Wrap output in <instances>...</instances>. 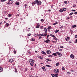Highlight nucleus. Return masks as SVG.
<instances>
[{"mask_svg":"<svg viewBox=\"0 0 77 77\" xmlns=\"http://www.w3.org/2000/svg\"><path fill=\"white\" fill-rule=\"evenodd\" d=\"M54 72L56 73H57V72H59V70L57 69H54Z\"/></svg>","mask_w":77,"mask_h":77,"instance_id":"1","label":"nucleus"},{"mask_svg":"<svg viewBox=\"0 0 77 77\" xmlns=\"http://www.w3.org/2000/svg\"><path fill=\"white\" fill-rule=\"evenodd\" d=\"M29 62H32V63H34L35 62V60H33V59H30L29 60Z\"/></svg>","mask_w":77,"mask_h":77,"instance_id":"2","label":"nucleus"},{"mask_svg":"<svg viewBox=\"0 0 77 77\" xmlns=\"http://www.w3.org/2000/svg\"><path fill=\"white\" fill-rule=\"evenodd\" d=\"M44 42H45L48 44V42H50V40H49V39L45 40H44Z\"/></svg>","mask_w":77,"mask_h":77,"instance_id":"3","label":"nucleus"},{"mask_svg":"<svg viewBox=\"0 0 77 77\" xmlns=\"http://www.w3.org/2000/svg\"><path fill=\"white\" fill-rule=\"evenodd\" d=\"M57 54L58 56H59V57H61V56H62V54H61V53L57 52Z\"/></svg>","mask_w":77,"mask_h":77,"instance_id":"4","label":"nucleus"},{"mask_svg":"<svg viewBox=\"0 0 77 77\" xmlns=\"http://www.w3.org/2000/svg\"><path fill=\"white\" fill-rule=\"evenodd\" d=\"M39 26H40V25H39V24L37 23V26H36V29H38L39 27Z\"/></svg>","mask_w":77,"mask_h":77,"instance_id":"5","label":"nucleus"},{"mask_svg":"<svg viewBox=\"0 0 77 77\" xmlns=\"http://www.w3.org/2000/svg\"><path fill=\"white\" fill-rule=\"evenodd\" d=\"M9 62L12 63L14 62V60L13 59H11L9 60Z\"/></svg>","mask_w":77,"mask_h":77,"instance_id":"6","label":"nucleus"},{"mask_svg":"<svg viewBox=\"0 0 77 77\" xmlns=\"http://www.w3.org/2000/svg\"><path fill=\"white\" fill-rule=\"evenodd\" d=\"M70 57L72 59H74V55H73L72 54L70 55Z\"/></svg>","mask_w":77,"mask_h":77,"instance_id":"7","label":"nucleus"},{"mask_svg":"<svg viewBox=\"0 0 77 77\" xmlns=\"http://www.w3.org/2000/svg\"><path fill=\"white\" fill-rule=\"evenodd\" d=\"M42 2L41 1H38V2L37 3V5H41Z\"/></svg>","mask_w":77,"mask_h":77,"instance_id":"8","label":"nucleus"},{"mask_svg":"<svg viewBox=\"0 0 77 77\" xmlns=\"http://www.w3.org/2000/svg\"><path fill=\"white\" fill-rule=\"evenodd\" d=\"M42 69L44 71H46V69H45V66H43Z\"/></svg>","mask_w":77,"mask_h":77,"instance_id":"9","label":"nucleus"},{"mask_svg":"<svg viewBox=\"0 0 77 77\" xmlns=\"http://www.w3.org/2000/svg\"><path fill=\"white\" fill-rule=\"evenodd\" d=\"M51 53V51L49 50H47V53L48 54H50Z\"/></svg>","mask_w":77,"mask_h":77,"instance_id":"10","label":"nucleus"},{"mask_svg":"<svg viewBox=\"0 0 77 77\" xmlns=\"http://www.w3.org/2000/svg\"><path fill=\"white\" fill-rule=\"evenodd\" d=\"M3 70V68H0V72H2Z\"/></svg>","mask_w":77,"mask_h":77,"instance_id":"11","label":"nucleus"},{"mask_svg":"<svg viewBox=\"0 0 77 77\" xmlns=\"http://www.w3.org/2000/svg\"><path fill=\"white\" fill-rule=\"evenodd\" d=\"M56 54H57V52H56L55 53H53L52 54V55H54V56H57V55H56Z\"/></svg>","mask_w":77,"mask_h":77,"instance_id":"12","label":"nucleus"},{"mask_svg":"<svg viewBox=\"0 0 77 77\" xmlns=\"http://www.w3.org/2000/svg\"><path fill=\"white\" fill-rule=\"evenodd\" d=\"M31 41H35V38H31Z\"/></svg>","mask_w":77,"mask_h":77,"instance_id":"13","label":"nucleus"},{"mask_svg":"<svg viewBox=\"0 0 77 77\" xmlns=\"http://www.w3.org/2000/svg\"><path fill=\"white\" fill-rule=\"evenodd\" d=\"M42 54H45V55H46V54H47L46 53L44 52V51H42Z\"/></svg>","mask_w":77,"mask_h":77,"instance_id":"14","label":"nucleus"},{"mask_svg":"<svg viewBox=\"0 0 77 77\" xmlns=\"http://www.w3.org/2000/svg\"><path fill=\"white\" fill-rule=\"evenodd\" d=\"M51 26H49L48 27V30H50L51 29Z\"/></svg>","mask_w":77,"mask_h":77,"instance_id":"15","label":"nucleus"},{"mask_svg":"<svg viewBox=\"0 0 77 77\" xmlns=\"http://www.w3.org/2000/svg\"><path fill=\"white\" fill-rule=\"evenodd\" d=\"M38 36L41 37V36H43V34H39L38 35Z\"/></svg>","mask_w":77,"mask_h":77,"instance_id":"16","label":"nucleus"},{"mask_svg":"<svg viewBox=\"0 0 77 77\" xmlns=\"http://www.w3.org/2000/svg\"><path fill=\"white\" fill-rule=\"evenodd\" d=\"M15 4L16 5L18 6L20 5V3H19V2H17Z\"/></svg>","mask_w":77,"mask_h":77,"instance_id":"17","label":"nucleus"},{"mask_svg":"<svg viewBox=\"0 0 77 77\" xmlns=\"http://www.w3.org/2000/svg\"><path fill=\"white\" fill-rule=\"evenodd\" d=\"M59 11L60 12H63V9H60L59 10Z\"/></svg>","mask_w":77,"mask_h":77,"instance_id":"18","label":"nucleus"},{"mask_svg":"<svg viewBox=\"0 0 77 77\" xmlns=\"http://www.w3.org/2000/svg\"><path fill=\"white\" fill-rule=\"evenodd\" d=\"M76 27V25H74L73 26H72V28H75V27Z\"/></svg>","mask_w":77,"mask_h":77,"instance_id":"19","label":"nucleus"},{"mask_svg":"<svg viewBox=\"0 0 77 77\" xmlns=\"http://www.w3.org/2000/svg\"><path fill=\"white\" fill-rule=\"evenodd\" d=\"M50 36H52V37H53V38H55V36H54V35H52V34H51L50 35Z\"/></svg>","mask_w":77,"mask_h":77,"instance_id":"20","label":"nucleus"},{"mask_svg":"<svg viewBox=\"0 0 77 77\" xmlns=\"http://www.w3.org/2000/svg\"><path fill=\"white\" fill-rule=\"evenodd\" d=\"M38 58H39V59H43V58L41 57L40 56H38Z\"/></svg>","mask_w":77,"mask_h":77,"instance_id":"21","label":"nucleus"},{"mask_svg":"<svg viewBox=\"0 0 77 77\" xmlns=\"http://www.w3.org/2000/svg\"><path fill=\"white\" fill-rule=\"evenodd\" d=\"M59 63L58 62L56 63V66H59Z\"/></svg>","mask_w":77,"mask_h":77,"instance_id":"22","label":"nucleus"},{"mask_svg":"<svg viewBox=\"0 0 77 77\" xmlns=\"http://www.w3.org/2000/svg\"><path fill=\"white\" fill-rule=\"evenodd\" d=\"M43 28H44V26H41L40 27V29H43Z\"/></svg>","mask_w":77,"mask_h":77,"instance_id":"23","label":"nucleus"},{"mask_svg":"<svg viewBox=\"0 0 77 77\" xmlns=\"http://www.w3.org/2000/svg\"><path fill=\"white\" fill-rule=\"evenodd\" d=\"M44 30L45 32H47V29L46 28H45L44 29Z\"/></svg>","mask_w":77,"mask_h":77,"instance_id":"24","label":"nucleus"},{"mask_svg":"<svg viewBox=\"0 0 77 77\" xmlns=\"http://www.w3.org/2000/svg\"><path fill=\"white\" fill-rule=\"evenodd\" d=\"M51 75H52V77H54V76H55V75L54 74H51Z\"/></svg>","mask_w":77,"mask_h":77,"instance_id":"25","label":"nucleus"},{"mask_svg":"<svg viewBox=\"0 0 77 77\" xmlns=\"http://www.w3.org/2000/svg\"><path fill=\"white\" fill-rule=\"evenodd\" d=\"M49 36H50V35H47V39H48V37H49Z\"/></svg>","mask_w":77,"mask_h":77,"instance_id":"26","label":"nucleus"},{"mask_svg":"<svg viewBox=\"0 0 77 77\" xmlns=\"http://www.w3.org/2000/svg\"><path fill=\"white\" fill-rule=\"evenodd\" d=\"M58 75V74H55V77H58V76H57Z\"/></svg>","mask_w":77,"mask_h":77,"instance_id":"27","label":"nucleus"},{"mask_svg":"<svg viewBox=\"0 0 77 77\" xmlns=\"http://www.w3.org/2000/svg\"><path fill=\"white\" fill-rule=\"evenodd\" d=\"M30 64L31 66H33V63H31Z\"/></svg>","mask_w":77,"mask_h":77,"instance_id":"28","label":"nucleus"},{"mask_svg":"<svg viewBox=\"0 0 77 77\" xmlns=\"http://www.w3.org/2000/svg\"><path fill=\"white\" fill-rule=\"evenodd\" d=\"M47 34L46 33L45 34H44V35H43V36H47Z\"/></svg>","mask_w":77,"mask_h":77,"instance_id":"29","label":"nucleus"},{"mask_svg":"<svg viewBox=\"0 0 77 77\" xmlns=\"http://www.w3.org/2000/svg\"><path fill=\"white\" fill-rule=\"evenodd\" d=\"M57 23V22L53 23V25H56V24Z\"/></svg>","mask_w":77,"mask_h":77,"instance_id":"30","label":"nucleus"},{"mask_svg":"<svg viewBox=\"0 0 77 77\" xmlns=\"http://www.w3.org/2000/svg\"><path fill=\"white\" fill-rule=\"evenodd\" d=\"M47 60H48V61H49V62H51V60H49V59H46Z\"/></svg>","mask_w":77,"mask_h":77,"instance_id":"31","label":"nucleus"},{"mask_svg":"<svg viewBox=\"0 0 77 77\" xmlns=\"http://www.w3.org/2000/svg\"><path fill=\"white\" fill-rule=\"evenodd\" d=\"M11 16H12V14H8V17H11Z\"/></svg>","mask_w":77,"mask_h":77,"instance_id":"32","label":"nucleus"},{"mask_svg":"<svg viewBox=\"0 0 77 77\" xmlns=\"http://www.w3.org/2000/svg\"><path fill=\"white\" fill-rule=\"evenodd\" d=\"M66 8H64L63 9V11H66Z\"/></svg>","mask_w":77,"mask_h":77,"instance_id":"33","label":"nucleus"},{"mask_svg":"<svg viewBox=\"0 0 77 77\" xmlns=\"http://www.w3.org/2000/svg\"><path fill=\"white\" fill-rule=\"evenodd\" d=\"M45 66H48V67H51V66L49 65H46Z\"/></svg>","mask_w":77,"mask_h":77,"instance_id":"34","label":"nucleus"},{"mask_svg":"<svg viewBox=\"0 0 77 77\" xmlns=\"http://www.w3.org/2000/svg\"><path fill=\"white\" fill-rule=\"evenodd\" d=\"M10 3H11V2L10 1H9L8 2L7 4V5H9L10 4Z\"/></svg>","mask_w":77,"mask_h":77,"instance_id":"35","label":"nucleus"},{"mask_svg":"<svg viewBox=\"0 0 77 77\" xmlns=\"http://www.w3.org/2000/svg\"><path fill=\"white\" fill-rule=\"evenodd\" d=\"M72 14H73V13L72 12V13H70L69 14V15H72Z\"/></svg>","mask_w":77,"mask_h":77,"instance_id":"36","label":"nucleus"},{"mask_svg":"<svg viewBox=\"0 0 77 77\" xmlns=\"http://www.w3.org/2000/svg\"><path fill=\"white\" fill-rule=\"evenodd\" d=\"M62 70H65V68L62 67Z\"/></svg>","mask_w":77,"mask_h":77,"instance_id":"37","label":"nucleus"},{"mask_svg":"<svg viewBox=\"0 0 77 77\" xmlns=\"http://www.w3.org/2000/svg\"><path fill=\"white\" fill-rule=\"evenodd\" d=\"M59 31V30H57L55 32V33H57V32H58Z\"/></svg>","mask_w":77,"mask_h":77,"instance_id":"38","label":"nucleus"},{"mask_svg":"<svg viewBox=\"0 0 77 77\" xmlns=\"http://www.w3.org/2000/svg\"><path fill=\"white\" fill-rule=\"evenodd\" d=\"M6 0H1L2 2H5Z\"/></svg>","mask_w":77,"mask_h":77,"instance_id":"39","label":"nucleus"},{"mask_svg":"<svg viewBox=\"0 0 77 77\" xmlns=\"http://www.w3.org/2000/svg\"><path fill=\"white\" fill-rule=\"evenodd\" d=\"M54 39H55L56 41H57V39L55 37V38H54Z\"/></svg>","mask_w":77,"mask_h":77,"instance_id":"40","label":"nucleus"},{"mask_svg":"<svg viewBox=\"0 0 77 77\" xmlns=\"http://www.w3.org/2000/svg\"><path fill=\"white\" fill-rule=\"evenodd\" d=\"M38 36V35L37 34H35V36Z\"/></svg>","mask_w":77,"mask_h":77,"instance_id":"41","label":"nucleus"},{"mask_svg":"<svg viewBox=\"0 0 77 77\" xmlns=\"http://www.w3.org/2000/svg\"><path fill=\"white\" fill-rule=\"evenodd\" d=\"M41 21H42V22H43V21H44V19H41Z\"/></svg>","mask_w":77,"mask_h":77,"instance_id":"42","label":"nucleus"},{"mask_svg":"<svg viewBox=\"0 0 77 77\" xmlns=\"http://www.w3.org/2000/svg\"><path fill=\"white\" fill-rule=\"evenodd\" d=\"M30 35H31V34L29 33V34H28V36H30Z\"/></svg>","mask_w":77,"mask_h":77,"instance_id":"43","label":"nucleus"},{"mask_svg":"<svg viewBox=\"0 0 77 77\" xmlns=\"http://www.w3.org/2000/svg\"><path fill=\"white\" fill-rule=\"evenodd\" d=\"M71 11H73V12H75V10H72Z\"/></svg>","mask_w":77,"mask_h":77,"instance_id":"44","label":"nucleus"},{"mask_svg":"<svg viewBox=\"0 0 77 77\" xmlns=\"http://www.w3.org/2000/svg\"><path fill=\"white\" fill-rule=\"evenodd\" d=\"M60 48H63V46H61L60 47Z\"/></svg>","mask_w":77,"mask_h":77,"instance_id":"45","label":"nucleus"},{"mask_svg":"<svg viewBox=\"0 0 77 77\" xmlns=\"http://www.w3.org/2000/svg\"><path fill=\"white\" fill-rule=\"evenodd\" d=\"M48 56L49 57H53L52 55H49Z\"/></svg>","mask_w":77,"mask_h":77,"instance_id":"46","label":"nucleus"},{"mask_svg":"<svg viewBox=\"0 0 77 77\" xmlns=\"http://www.w3.org/2000/svg\"><path fill=\"white\" fill-rule=\"evenodd\" d=\"M35 2H36V3H38V0H35Z\"/></svg>","mask_w":77,"mask_h":77,"instance_id":"47","label":"nucleus"},{"mask_svg":"<svg viewBox=\"0 0 77 77\" xmlns=\"http://www.w3.org/2000/svg\"><path fill=\"white\" fill-rule=\"evenodd\" d=\"M59 51H62V49H59Z\"/></svg>","mask_w":77,"mask_h":77,"instance_id":"48","label":"nucleus"},{"mask_svg":"<svg viewBox=\"0 0 77 77\" xmlns=\"http://www.w3.org/2000/svg\"><path fill=\"white\" fill-rule=\"evenodd\" d=\"M67 73L68 74H71V72H67Z\"/></svg>","mask_w":77,"mask_h":77,"instance_id":"49","label":"nucleus"},{"mask_svg":"<svg viewBox=\"0 0 77 77\" xmlns=\"http://www.w3.org/2000/svg\"><path fill=\"white\" fill-rule=\"evenodd\" d=\"M64 3H65V4H67V1H65Z\"/></svg>","mask_w":77,"mask_h":77,"instance_id":"50","label":"nucleus"},{"mask_svg":"<svg viewBox=\"0 0 77 77\" xmlns=\"http://www.w3.org/2000/svg\"><path fill=\"white\" fill-rule=\"evenodd\" d=\"M60 28V29H62V28H63V26H61Z\"/></svg>","mask_w":77,"mask_h":77,"instance_id":"51","label":"nucleus"},{"mask_svg":"<svg viewBox=\"0 0 77 77\" xmlns=\"http://www.w3.org/2000/svg\"><path fill=\"white\" fill-rule=\"evenodd\" d=\"M52 42H53V44H54V43H55V42H54V41H52Z\"/></svg>","mask_w":77,"mask_h":77,"instance_id":"52","label":"nucleus"},{"mask_svg":"<svg viewBox=\"0 0 77 77\" xmlns=\"http://www.w3.org/2000/svg\"><path fill=\"white\" fill-rule=\"evenodd\" d=\"M14 3V2L13 1H12V2H11V5L12 4V3Z\"/></svg>","mask_w":77,"mask_h":77,"instance_id":"53","label":"nucleus"},{"mask_svg":"<svg viewBox=\"0 0 77 77\" xmlns=\"http://www.w3.org/2000/svg\"><path fill=\"white\" fill-rule=\"evenodd\" d=\"M14 54H16V51H14Z\"/></svg>","mask_w":77,"mask_h":77,"instance_id":"54","label":"nucleus"},{"mask_svg":"<svg viewBox=\"0 0 77 77\" xmlns=\"http://www.w3.org/2000/svg\"><path fill=\"white\" fill-rule=\"evenodd\" d=\"M75 42V43H77V39H76Z\"/></svg>","mask_w":77,"mask_h":77,"instance_id":"55","label":"nucleus"},{"mask_svg":"<svg viewBox=\"0 0 77 77\" xmlns=\"http://www.w3.org/2000/svg\"><path fill=\"white\" fill-rule=\"evenodd\" d=\"M75 38H77V35H76L75 36Z\"/></svg>","mask_w":77,"mask_h":77,"instance_id":"56","label":"nucleus"},{"mask_svg":"<svg viewBox=\"0 0 77 77\" xmlns=\"http://www.w3.org/2000/svg\"><path fill=\"white\" fill-rule=\"evenodd\" d=\"M74 14H75V15H76V14H77V12H75L74 13Z\"/></svg>","mask_w":77,"mask_h":77,"instance_id":"57","label":"nucleus"},{"mask_svg":"<svg viewBox=\"0 0 77 77\" xmlns=\"http://www.w3.org/2000/svg\"><path fill=\"white\" fill-rule=\"evenodd\" d=\"M6 25L7 26H9V24L6 23Z\"/></svg>","mask_w":77,"mask_h":77,"instance_id":"58","label":"nucleus"},{"mask_svg":"<svg viewBox=\"0 0 77 77\" xmlns=\"http://www.w3.org/2000/svg\"><path fill=\"white\" fill-rule=\"evenodd\" d=\"M71 71L72 72H74V70L72 69L71 70Z\"/></svg>","mask_w":77,"mask_h":77,"instance_id":"59","label":"nucleus"},{"mask_svg":"<svg viewBox=\"0 0 77 77\" xmlns=\"http://www.w3.org/2000/svg\"><path fill=\"white\" fill-rule=\"evenodd\" d=\"M67 38L68 39H69V37H67Z\"/></svg>","mask_w":77,"mask_h":77,"instance_id":"60","label":"nucleus"},{"mask_svg":"<svg viewBox=\"0 0 77 77\" xmlns=\"http://www.w3.org/2000/svg\"><path fill=\"white\" fill-rule=\"evenodd\" d=\"M41 38H42V37H40L38 38L39 39H41Z\"/></svg>","mask_w":77,"mask_h":77,"instance_id":"61","label":"nucleus"},{"mask_svg":"<svg viewBox=\"0 0 77 77\" xmlns=\"http://www.w3.org/2000/svg\"><path fill=\"white\" fill-rule=\"evenodd\" d=\"M19 15H20V14H17V15H16V16H17V17H18V16H19Z\"/></svg>","mask_w":77,"mask_h":77,"instance_id":"62","label":"nucleus"},{"mask_svg":"<svg viewBox=\"0 0 77 77\" xmlns=\"http://www.w3.org/2000/svg\"><path fill=\"white\" fill-rule=\"evenodd\" d=\"M48 11L49 12H51V10H49Z\"/></svg>","mask_w":77,"mask_h":77,"instance_id":"63","label":"nucleus"},{"mask_svg":"<svg viewBox=\"0 0 77 77\" xmlns=\"http://www.w3.org/2000/svg\"><path fill=\"white\" fill-rule=\"evenodd\" d=\"M69 42V43H70V44L71 43V42H72L71 41H70Z\"/></svg>","mask_w":77,"mask_h":77,"instance_id":"64","label":"nucleus"}]
</instances>
